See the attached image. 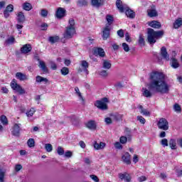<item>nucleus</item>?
I'll return each instance as SVG.
<instances>
[{"label":"nucleus","mask_w":182,"mask_h":182,"mask_svg":"<svg viewBox=\"0 0 182 182\" xmlns=\"http://www.w3.org/2000/svg\"><path fill=\"white\" fill-rule=\"evenodd\" d=\"M15 43V38L14 36H11L7 40H6V43L7 45H12Z\"/></svg>","instance_id":"nucleus-42"},{"label":"nucleus","mask_w":182,"mask_h":182,"mask_svg":"<svg viewBox=\"0 0 182 182\" xmlns=\"http://www.w3.org/2000/svg\"><path fill=\"white\" fill-rule=\"evenodd\" d=\"M118 36H119V38H124V31H123V29H120L117 32Z\"/></svg>","instance_id":"nucleus-56"},{"label":"nucleus","mask_w":182,"mask_h":182,"mask_svg":"<svg viewBox=\"0 0 182 182\" xmlns=\"http://www.w3.org/2000/svg\"><path fill=\"white\" fill-rule=\"evenodd\" d=\"M161 144L163 146V147H167L168 146V141L167 139H163L161 140Z\"/></svg>","instance_id":"nucleus-49"},{"label":"nucleus","mask_w":182,"mask_h":182,"mask_svg":"<svg viewBox=\"0 0 182 182\" xmlns=\"http://www.w3.org/2000/svg\"><path fill=\"white\" fill-rule=\"evenodd\" d=\"M78 4L80 6H86L87 5V0H80Z\"/></svg>","instance_id":"nucleus-54"},{"label":"nucleus","mask_w":182,"mask_h":182,"mask_svg":"<svg viewBox=\"0 0 182 182\" xmlns=\"http://www.w3.org/2000/svg\"><path fill=\"white\" fill-rule=\"evenodd\" d=\"M91 4L92 6H96L99 8V6H102V4H103V0H91Z\"/></svg>","instance_id":"nucleus-27"},{"label":"nucleus","mask_w":182,"mask_h":182,"mask_svg":"<svg viewBox=\"0 0 182 182\" xmlns=\"http://www.w3.org/2000/svg\"><path fill=\"white\" fill-rule=\"evenodd\" d=\"M106 20L107 21V23L106 25H107L108 26H110V25H112V23H113V21H114L112 16L111 15H107Z\"/></svg>","instance_id":"nucleus-34"},{"label":"nucleus","mask_w":182,"mask_h":182,"mask_svg":"<svg viewBox=\"0 0 182 182\" xmlns=\"http://www.w3.org/2000/svg\"><path fill=\"white\" fill-rule=\"evenodd\" d=\"M49 42H50V43H56V42H58V41H59V36H50L48 38Z\"/></svg>","instance_id":"nucleus-36"},{"label":"nucleus","mask_w":182,"mask_h":182,"mask_svg":"<svg viewBox=\"0 0 182 182\" xmlns=\"http://www.w3.org/2000/svg\"><path fill=\"white\" fill-rule=\"evenodd\" d=\"M111 117L113 119V120H115V122H119V120L123 119V114H120L119 113L112 114Z\"/></svg>","instance_id":"nucleus-25"},{"label":"nucleus","mask_w":182,"mask_h":182,"mask_svg":"<svg viewBox=\"0 0 182 182\" xmlns=\"http://www.w3.org/2000/svg\"><path fill=\"white\" fill-rule=\"evenodd\" d=\"M102 68L103 69L109 70V69L112 68V62L108 60H104L102 63Z\"/></svg>","instance_id":"nucleus-21"},{"label":"nucleus","mask_w":182,"mask_h":182,"mask_svg":"<svg viewBox=\"0 0 182 182\" xmlns=\"http://www.w3.org/2000/svg\"><path fill=\"white\" fill-rule=\"evenodd\" d=\"M90 178L95 182H99V178L95 175H90Z\"/></svg>","instance_id":"nucleus-61"},{"label":"nucleus","mask_w":182,"mask_h":182,"mask_svg":"<svg viewBox=\"0 0 182 182\" xmlns=\"http://www.w3.org/2000/svg\"><path fill=\"white\" fill-rule=\"evenodd\" d=\"M158 129L160 130H168V121L166 118H160L157 123Z\"/></svg>","instance_id":"nucleus-5"},{"label":"nucleus","mask_w":182,"mask_h":182,"mask_svg":"<svg viewBox=\"0 0 182 182\" xmlns=\"http://www.w3.org/2000/svg\"><path fill=\"white\" fill-rule=\"evenodd\" d=\"M16 79H18V80H26L27 79L26 75L22 73H16Z\"/></svg>","instance_id":"nucleus-28"},{"label":"nucleus","mask_w":182,"mask_h":182,"mask_svg":"<svg viewBox=\"0 0 182 182\" xmlns=\"http://www.w3.org/2000/svg\"><path fill=\"white\" fill-rule=\"evenodd\" d=\"M114 146L115 149H118L119 150H122V149H123V146H122V144H120V142H116Z\"/></svg>","instance_id":"nucleus-58"},{"label":"nucleus","mask_w":182,"mask_h":182,"mask_svg":"<svg viewBox=\"0 0 182 182\" xmlns=\"http://www.w3.org/2000/svg\"><path fill=\"white\" fill-rule=\"evenodd\" d=\"M136 119L138 122H141V124H144L146 123V119L142 116H137Z\"/></svg>","instance_id":"nucleus-50"},{"label":"nucleus","mask_w":182,"mask_h":182,"mask_svg":"<svg viewBox=\"0 0 182 182\" xmlns=\"http://www.w3.org/2000/svg\"><path fill=\"white\" fill-rule=\"evenodd\" d=\"M36 82L37 83H42V82L46 85L48 83V82H49V80H48V78H45L42 76H40V75H37L36 77Z\"/></svg>","instance_id":"nucleus-20"},{"label":"nucleus","mask_w":182,"mask_h":182,"mask_svg":"<svg viewBox=\"0 0 182 182\" xmlns=\"http://www.w3.org/2000/svg\"><path fill=\"white\" fill-rule=\"evenodd\" d=\"M119 177L121 180H124L125 182H130L132 180V177H130V175L127 173H119Z\"/></svg>","instance_id":"nucleus-13"},{"label":"nucleus","mask_w":182,"mask_h":182,"mask_svg":"<svg viewBox=\"0 0 182 182\" xmlns=\"http://www.w3.org/2000/svg\"><path fill=\"white\" fill-rule=\"evenodd\" d=\"M104 147H106V144L105 142H100L98 144L95 141L94 144V148L95 150H102Z\"/></svg>","instance_id":"nucleus-23"},{"label":"nucleus","mask_w":182,"mask_h":182,"mask_svg":"<svg viewBox=\"0 0 182 182\" xmlns=\"http://www.w3.org/2000/svg\"><path fill=\"white\" fill-rule=\"evenodd\" d=\"M115 87L116 89L119 90V89H122V87H123V85H122V82H117L115 84Z\"/></svg>","instance_id":"nucleus-63"},{"label":"nucleus","mask_w":182,"mask_h":182,"mask_svg":"<svg viewBox=\"0 0 182 182\" xmlns=\"http://www.w3.org/2000/svg\"><path fill=\"white\" fill-rule=\"evenodd\" d=\"M16 19H17L18 23H23V22H25L26 21L25 14H23V12L19 11L17 14Z\"/></svg>","instance_id":"nucleus-15"},{"label":"nucleus","mask_w":182,"mask_h":182,"mask_svg":"<svg viewBox=\"0 0 182 182\" xmlns=\"http://www.w3.org/2000/svg\"><path fill=\"white\" fill-rule=\"evenodd\" d=\"M149 79V83L146 84L148 89L142 88V95L144 97H151L153 96L151 92L161 93V95H167L170 92L171 85L166 82V76L163 73L153 71L150 73Z\"/></svg>","instance_id":"nucleus-1"},{"label":"nucleus","mask_w":182,"mask_h":182,"mask_svg":"<svg viewBox=\"0 0 182 182\" xmlns=\"http://www.w3.org/2000/svg\"><path fill=\"white\" fill-rule=\"evenodd\" d=\"M36 110L34 108H31L26 112L27 117H32L35 113Z\"/></svg>","instance_id":"nucleus-44"},{"label":"nucleus","mask_w":182,"mask_h":182,"mask_svg":"<svg viewBox=\"0 0 182 182\" xmlns=\"http://www.w3.org/2000/svg\"><path fill=\"white\" fill-rule=\"evenodd\" d=\"M107 103H109V99H107V97H104L101 100H97L95 102V106L100 110H107L108 107Z\"/></svg>","instance_id":"nucleus-3"},{"label":"nucleus","mask_w":182,"mask_h":182,"mask_svg":"<svg viewBox=\"0 0 182 182\" xmlns=\"http://www.w3.org/2000/svg\"><path fill=\"white\" fill-rule=\"evenodd\" d=\"M161 55L162 56L163 59H165V60H170V55H168V53H167V49L166 47H162L161 48Z\"/></svg>","instance_id":"nucleus-12"},{"label":"nucleus","mask_w":182,"mask_h":182,"mask_svg":"<svg viewBox=\"0 0 182 182\" xmlns=\"http://www.w3.org/2000/svg\"><path fill=\"white\" fill-rule=\"evenodd\" d=\"M61 75L63 76H66L67 75H69V68L64 67L60 70Z\"/></svg>","instance_id":"nucleus-40"},{"label":"nucleus","mask_w":182,"mask_h":182,"mask_svg":"<svg viewBox=\"0 0 182 182\" xmlns=\"http://www.w3.org/2000/svg\"><path fill=\"white\" fill-rule=\"evenodd\" d=\"M122 48H123L124 52H129V50H130V47H129V45H127V43H122Z\"/></svg>","instance_id":"nucleus-51"},{"label":"nucleus","mask_w":182,"mask_h":182,"mask_svg":"<svg viewBox=\"0 0 182 182\" xmlns=\"http://www.w3.org/2000/svg\"><path fill=\"white\" fill-rule=\"evenodd\" d=\"M10 85L11 89L19 93V95H25V90L19 84L16 83V80H13Z\"/></svg>","instance_id":"nucleus-4"},{"label":"nucleus","mask_w":182,"mask_h":182,"mask_svg":"<svg viewBox=\"0 0 182 182\" xmlns=\"http://www.w3.org/2000/svg\"><path fill=\"white\" fill-rule=\"evenodd\" d=\"M75 95L78 96L80 100H82V102H85V99H83V96H82V93L80 92V90H79V87H75Z\"/></svg>","instance_id":"nucleus-33"},{"label":"nucleus","mask_w":182,"mask_h":182,"mask_svg":"<svg viewBox=\"0 0 182 182\" xmlns=\"http://www.w3.org/2000/svg\"><path fill=\"white\" fill-rule=\"evenodd\" d=\"M149 26L154 29H160L161 28V23L157 21H152L149 22Z\"/></svg>","instance_id":"nucleus-18"},{"label":"nucleus","mask_w":182,"mask_h":182,"mask_svg":"<svg viewBox=\"0 0 182 182\" xmlns=\"http://www.w3.org/2000/svg\"><path fill=\"white\" fill-rule=\"evenodd\" d=\"M50 68L53 69V70H56V69H58V65H56V63L54 62H50Z\"/></svg>","instance_id":"nucleus-59"},{"label":"nucleus","mask_w":182,"mask_h":182,"mask_svg":"<svg viewBox=\"0 0 182 182\" xmlns=\"http://www.w3.org/2000/svg\"><path fill=\"white\" fill-rule=\"evenodd\" d=\"M31 50H32V46H31V44H25L21 48V53H29Z\"/></svg>","instance_id":"nucleus-14"},{"label":"nucleus","mask_w":182,"mask_h":182,"mask_svg":"<svg viewBox=\"0 0 182 182\" xmlns=\"http://www.w3.org/2000/svg\"><path fill=\"white\" fill-rule=\"evenodd\" d=\"M139 45L144 46V38H143V35L142 34H139V41H138Z\"/></svg>","instance_id":"nucleus-45"},{"label":"nucleus","mask_w":182,"mask_h":182,"mask_svg":"<svg viewBox=\"0 0 182 182\" xmlns=\"http://www.w3.org/2000/svg\"><path fill=\"white\" fill-rule=\"evenodd\" d=\"M5 11L7 12H14V5L9 4L6 6Z\"/></svg>","instance_id":"nucleus-52"},{"label":"nucleus","mask_w":182,"mask_h":182,"mask_svg":"<svg viewBox=\"0 0 182 182\" xmlns=\"http://www.w3.org/2000/svg\"><path fill=\"white\" fill-rule=\"evenodd\" d=\"M94 55H98L100 58H105V50L102 48H97L94 50Z\"/></svg>","instance_id":"nucleus-16"},{"label":"nucleus","mask_w":182,"mask_h":182,"mask_svg":"<svg viewBox=\"0 0 182 182\" xmlns=\"http://www.w3.org/2000/svg\"><path fill=\"white\" fill-rule=\"evenodd\" d=\"M124 11L127 18H131L132 19H133V18L136 16V14L132 9H129L127 6V9H124Z\"/></svg>","instance_id":"nucleus-17"},{"label":"nucleus","mask_w":182,"mask_h":182,"mask_svg":"<svg viewBox=\"0 0 182 182\" xmlns=\"http://www.w3.org/2000/svg\"><path fill=\"white\" fill-rule=\"evenodd\" d=\"M146 180H147L146 176H141L138 178V181L139 182L146 181Z\"/></svg>","instance_id":"nucleus-64"},{"label":"nucleus","mask_w":182,"mask_h":182,"mask_svg":"<svg viewBox=\"0 0 182 182\" xmlns=\"http://www.w3.org/2000/svg\"><path fill=\"white\" fill-rule=\"evenodd\" d=\"M69 25L68 28H75V20L73 18L69 20Z\"/></svg>","instance_id":"nucleus-57"},{"label":"nucleus","mask_w":182,"mask_h":182,"mask_svg":"<svg viewBox=\"0 0 182 182\" xmlns=\"http://www.w3.org/2000/svg\"><path fill=\"white\" fill-rule=\"evenodd\" d=\"M164 35V31H156L153 28H147V41L150 45H154L157 42V39L163 37Z\"/></svg>","instance_id":"nucleus-2"},{"label":"nucleus","mask_w":182,"mask_h":182,"mask_svg":"<svg viewBox=\"0 0 182 182\" xmlns=\"http://www.w3.org/2000/svg\"><path fill=\"white\" fill-rule=\"evenodd\" d=\"M49 14V12L48 11V10L46 9H41V14L40 15L43 17V18H46V16H48V14Z\"/></svg>","instance_id":"nucleus-46"},{"label":"nucleus","mask_w":182,"mask_h":182,"mask_svg":"<svg viewBox=\"0 0 182 182\" xmlns=\"http://www.w3.org/2000/svg\"><path fill=\"white\" fill-rule=\"evenodd\" d=\"M105 122L106 124H112V123H113V122L112 121V118H110V117L105 118Z\"/></svg>","instance_id":"nucleus-60"},{"label":"nucleus","mask_w":182,"mask_h":182,"mask_svg":"<svg viewBox=\"0 0 182 182\" xmlns=\"http://www.w3.org/2000/svg\"><path fill=\"white\" fill-rule=\"evenodd\" d=\"M173 109L177 113H181V107H180L178 104H175L173 106Z\"/></svg>","instance_id":"nucleus-48"},{"label":"nucleus","mask_w":182,"mask_h":182,"mask_svg":"<svg viewBox=\"0 0 182 182\" xmlns=\"http://www.w3.org/2000/svg\"><path fill=\"white\" fill-rule=\"evenodd\" d=\"M139 109H140V113L141 114H143L144 116H150V112H149L147 109L143 108L142 105L139 106Z\"/></svg>","instance_id":"nucleus-32"},{"label":"nucleus","mask_w":182,"mask_h":182,"mask_svg":"<svg viewBox=\"0 0 182 182\" xmlns=\"http://www.w3.org/2000/svg\"><path fill=\"white\" fill-rule=\"evenodd\" d=\"M119 141L120 143H122V144H126V143H127V137L126 136H121L119 139Z\"/></svg>","instance_id":"nucleus-53"},{"label":"nucleus","mask_w":182,"mask_h":182,"mask_svg":"<svg viewBox=\"0 0 182 182\" xmlns=\"http://www.w3.org/2000/svg\"><path fill=\"white\" fill-rule=\"evenodd\" d=\"M66 16V9L59 7L55 12V17L57 19H62Z\"/></svg>","instance_id":"nucleus-7"},{"label":"nucleus","mask_w":182,"mask_h":182,"mask_svg":"<svg viewBox=\"0 0 182 182\" xmlns=\"http://www.w3.org/2000/svg\"><path fill=\"white\" fill-rule=\"evenodd\" d=\"M102 38L104 39V41H106V39H107V38L110 36V26L106 25L105 28L102 31Z\"/></svg>","instance_id":"nucleus-10"},{"label":"nucleus","mask_w":182,"mask_h":182,"mask_svg":"<svg viewBox=\"0 0 182 182\" xmlns=\"http://www.w3.org/2000/svg\"><path fill=\"white\" fill-rule=\"evenodd\" d=\"M23 9H24V11H31V9H32V5L30 3H24L23 4Z\"/></svg>","instance_id":"nucleus-35"},{"label":"nucleus","mask_w":182,"mask_h":182,"mask_svg":"<svg viewBox=\"0 0 182 182\" xmlns=\"http://www.w3.org/2000/svg\"><path fill=\"white\" fill-rule=\"evenodd\" d=\"M75 28L67 27V29L64 33V38H65V39H70V38L75 35Z\"/></svg>","instance_id":"nucleus-8"},{"label":"nucleus","mask_w":182,"mask_h":182,"mask_svg":"<svg viewBox=\"0 0 182 182\" xmlns=\"http://www.w3.org/2000/svg\"><path fill=\"white\" fill-rule=\"evenodd\" d=\"M27 144L28 146V147L32 148L35 146V139L30 138L28 141H27Z\"/></svg>","instance_id":"nucleus-38"},{"label":"nucleus","mask_w":182,"mask_h":182,"mask_svg":"<svg viewBox=\"0 0 182 182\" xmlns=\"http://www.w3.org/2000/svg\"><path fill=\"white\" fill-rule=\"evenodd\" d=\"M0 182H5V171L0 168Z\"/></svg>","instance_id":"nucleus-39"},{"label":"nucleus","mask_w":182,"mask_h":182,"mask_svg":"<svg viewBox=\"0 0 182 182\" xmlns=\"http://www.w3.org/2000/svg\"><path fill=\"white\" fill-rule=\"evenodd\" d=\"M116 6L119 9V12H124V9H127V6L123 4V2L121 0H117Z\"/></svg>","instance_id":"nucleus-9"},{"label":"nucleus","mask_w":182,"mask_h":182,"mask_svg":"<svg viewBox=\"0 0 182 182\" xmlns=\"http://www.w3.org/2000/svg\"><path fill=\"white\" fill-rule=\"evenodd\" d=\"M125 40L127 41V42H132V38H130V35L129 34V33H127L125 34Z\"/></svg>","instance_id":"nucleus-62"},{"label":"nucleus","mask_w":182,"mask_h":182,"mask_svg":"<svg viewBox=\"0 0 182 182\" xmlns=\"http://www.w3.org/2000/svg\"><path fill=\"white\" fill-rule=\"evenodd\" d=\"M99 75L102 77H107L109 76V73L107 72V70H102L100 71Z\"/></svg>","instance_id":"nucleus-37"},{"label":"nucleus","mask_w":182,"mask_h":182,"mask_svg":"<svg viewBox=\"0 0 182 182\" xmlns=\"http://www.w3.org/2000/svg\"><path fill=\"white\" fill-rule=\"evenodd\" d=\"M0 120H1V123H2V124H4V125L8 124V118H6V116L2 115L0 117Z\"/></svg>","instance_id":"nucleus-43"},{"label":"nucleus","mask_w":182,"mask_h":182,"mask_svg":"<svg viewBox=\"0 0 182 182\" xmlns=\"http://www.w3.org/2000/svg\"><path fill=\"white\" fill-rule=\"evenodd\" d=\"M48 26H49L48 25V23H43L41 25V31H47Z\"/></svg>","instance_id":"nucleus-55"},{"label":"nucleus","mask_w":182,"mask_h":182,"mask_svg":"<svg viewBox=\"0 0 182 182\" xmlns=\"http://www.w3.org/2000/svg\"><path fill=\"white\" fill-rule=\"evenodd\" d=\"M80 65L82 68L84 72H85L87 75H89V71L87 70V68H89V63H87L86 60H82Z\"/></svg>","instance_id":"nucleus-24"},{"label":"nucleus","mask_w":182,"mask_h":182,"mask_svg":"<svg viewBox=\"0 0 182 182\" xmlns=\"http://www.w3.org/2000/svg\"><path fill=\"white\" fill-rule=\"evenodd\" d=\"M11 134L15 137L21 136V124H15L12 128Z\"/></svg>","instance_id":"nucleus-6"},{"label":"nucleus","mask_w":182,"mask_h":182,"mask_svg":"<svg viewBox=\"0 0 182 182\" xmlns=\"http://www.w3.org/2000/svg\"><path fill=\"white\" fill-rule=\"evenodd\" d=\"M182 26V20L181 18H179L178 19H176L175 21V22L173 23V28L175 29H178V28H180V26Z\"/></svg>","instance_id":"nucleus-31"},{"label":"nucleus","mask_w":182,"mask_h":182,"mask_svg":"<svg viewBox=\"0 0 182 182\" xmlns=\"http://www.w3.org/2000/svg\"><path fill=\"white\" fill-rule=\"evenodd\" d=\"M39 68L44 72V73H48V67L43 61H39Z\"/></svg>","instance_id":"nucleus-30"},{"label":"nucleus","mask_w":182,"mask_h":182,"mask_svg":"<svg viewBox=\"0 0 182 182\" xmlns=\"http://www.w3.org/2000/svg\"><path fill=\"white\" fill-rule=\"evenodd\" d=\"M169 147L171 149V150L177 149V142L176 141V139H171L169 140Z\"/></svg>","instance_id":"nucleus-26"},{"label":"nucleus","mask_w":182,"mask_h":182,"mask_svg":"<svg viewBox=\"0 0 182 182\" xmlns=\"http://www.w3.org/2000/svg\"><path fill=\"white\" fill-rule=\"evenodd\" d=\"M57 153L59 156H63V154H65V150H63L62 146H58L57 149Z\"/></svg>","instance_id":"nucleus-47"},{"label":"nucleus","mask_w":182,"mask_h":182,"mask_svg":"<svg viewBox=\"0 0 182 182\" xmlns=\"http://www.w3.org/2000/svg\"><path fill=\"white\" fill-rule=\"evenodd\" d=\"M171 67L173 69H177L178 68H180V64L178 63V60H177L174 57H172L171 58Z\"/></svg>","instance_id":"nucleus-22"},{"label":"nucleus","mask_w":182,"mask_h":182,"mask_svg":"<svg viewBox=\"0 0 182 182\" xmlns=\"http://www.w3.org/2000/svg\"><path fill=\"white\" fill-rule=\"evenodd\" d=\"M147 12L148 16H149V18L157 16V11H156L154 9H148Z\"/></svg>","instance_id":"nucleus-29"},{"label":"nucleus","mask_w":182,"mask_h":182,"mask_svg":"<svg viewBox=\"0 0 182 182\" xmlns=\"http://www.w3.org/2000/svg\"><path fill=\"white\" fill-rule=\"evenodd\" d=\"M45 149L48 153H50V151L53 150V146H52V144H46Z\"/></svg>","instance_id":"nucleus-41"},{"label":"nucleus","mask_w":182,"mask_h":182,"mask_svg":"<svg viewBox=\"0 0 182 182\" xmlns=\"http://www.w3.org/2000/svg\"><path fill=\"white\" fill-rule=\"evenodd\" d=\"M122 159L123 160L124 163H126V164H130L132 163L130 161V154H129V152H126L122 156Z\"/></svg>","instance_id":"nucleus-19"},{"label":"nucleus","mask_w":182,"mask_h":182,"mask_svg":"<svg viewBox=\"0 0 182 182\" xmlns=\"http://www.w3.org/2000/svg\"><path fill=\"white\" fill-rule=\"evenodd\" d=\"M86 128L89 129L90 130H96V121L95 120H90L85 124Z\"/></svg>","instance_id":"nucleus-11"}]
</instances>
